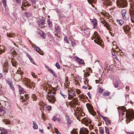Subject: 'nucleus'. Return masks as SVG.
<instances>
[{
  "label": "nucleus",
  "instance_id": "obj_1",
  "mask_svg": "<svg viewBox=\"0 0 134 134\" xmlns=\"http://www.w3.org/2000/svg\"><path fill=\"white\" fill-rule=\"evenodd\" d=\"M119 115H124L125 114V112L126 113V117L127 118L126 121L127 124H128V122H130V121L134 118V110L131 109L129 111H126V109L124 107H119L118 108Z\"/></svg>",
  "mask_w": 134,
  "mask_h": 134
},
{
  "label": "nucleus",
  "instance_id": "obj_2",
  "mask_svg": "<svg viewBox=\"0 0 134 134\" xmlns=\"http://www.w3.org/2000/svg\"><path fill=\"white\" fill-rule=\"evenodd\" d=\"M44 87L47 89V91H48L47 98L49 102L53 103H54L55 101L54 97L55 91L50 89L47 84L45 86H44Z\"/></svg>",
  "mask_w": 134,
  "mask_h": 134
},
{
  "label": "nucleus",
  "instance_id": "obj_3",
  "mask_svg": "<svg viewBox=\"0 0 134 134\" xmlns=\"http://www.w3.org/2000/svg\"><path fill=\"white\" fill-rule=\"evenodd\" d=\"M79 118L80 120H81L82 122L86 126H88V124H90L91 123V120L88 118H86L85 117L84 118H82L84 116L85 114L83 112H80L78 113Z\"/></svg>",
  "mask_w": 134,
  "mask_h": 134
},
{
  "label": "nucleus",
  "instance_id": "obj_4",
  "mask_svg": "<svg viewBox=\"0 0 134 134\" xmlns=\"http://www.w3.org/2000/svg\"><path fill=\"white\" fill-rule=\"evenodd\" d=\"M94 36H93V38L92 39V40H94V42L99 45L101 46L103 45V42L100 39L97 32H94Z\"/></svg>",
  "mask_w": 134,
  "mask_h": 134
},
{
  "label": "nucleus",
  "instance_id": "obj_5",
  "mask_svg": "<svg viewBox=\"0 0 134 134\" xmlns=\"http://www.w3.org/2000/svg\"><path fill=\"white\" fill-rule=\"evenodd\" d=\"M116 4L120 8H124L127 6V4L125 0H117Z\"/></svg>",
  "mask_w": 134,
  "mask_h": 134
},
{
  "label": "nucleus",
  "instance_id": "obj_6",
  "mask_svg": "<svg viewBox=\"0 0 134 134\" xmlns=\"http://www.w3.org/2000/svg\"><path fill=\"white\" fill-rule=\"evenodd\" d=\"M23 82L25 85H26L27 86L31 88H32L33 87H35V83L33 82H30L29 79L26 78H25L23 80Z\"/></svg>",
  "mask_w": 134,
  "mask_h": 134
},
{
  "label": "nucleus",
  "instance_id": "obj_7",
  "mask_svg": "<svg viewBox=\"0 0 134 134\" xmlns=\"http://www.w3.org/2000/svg\"><path fill=\"white\" fill-rule=\"evenodd\" d=\"M86 106L89 112L92 115L95 116L96 115V113L94 111L92 106L90 104H87Z\"/></svg>",
  "mask_w": 134,
  "mask_h": 134
},
{
  "label": "nucleus",
  "instance_id": "obj_8",
  "mask_svg": "<svg viewBox=\"0 0 134 134\" xmlns=\"http://www.w3.org/2000/svg\"><path fill=\"white\" fill-rule=\"evenodd\" d=\"M8 61L6 60L4 62L3 67V72L4 73H7L8 72Z\"/></svg>",
  "mask_w": 134,
  "mask_h": 134
},
{
  "label": "nucleus",
  "instance_id": "obj_9",
  "mask_svg": "<svg viewBox=\"0 0 134 134\" xmlns=\"http://www.w3.org/2000/svg\"><path fill=\"white\" fill-rule=\"evenodd\" d=\"M88 130L86 129L82 128L80 129V134H88ZM90 134H95L93 132H91Z\"/></svg>",
  "mask_w": 134,
  "mask_h": 134
},
{
  "label": "nucleus",
  "instance_id": "obj_10",
  "mask_svg": "<svg viewBox=\"0 0 134 134\" xmlns=\"http://www.w3.org/2000/svg\"><path fill=\"white\" fill-rule=\"evenodd\" d=\"M75 93V92L73 91H69L68 97V99L69 100H71L74 97Z\"/></svg>",
  "mask_w": 134,
  "mask_h": 134
},
{
  "label": "nucleus",
  "instance_id": "obj_11",
  "mask_svg": "<svg viewBox=\"0 0 134 134\" xmlns=\"http://www.w3.org/2000/svg\"><path fill=\"white\" fill-rule=\"evenodd\" d=\"M78 99L76 98H75L70 102L71 106L72 107H74L75 105L77 103Z\"/></svg>",
  "mask_w": 134,
  "mask_h": 134
},
{
  "label": "nucleus",
  "instance_id": "obj_12",
  "mask_svg": "<svg viewBox=\"0 0 134 134\" xmlns=\"http://www.w3.org/2000/svg\"><path fill=\"white\" fill-rule=\"evenodd\" d=\"M101 23L103 24L104 26L109 31L111 30L110 26L105 20L102 21V22H101Z\"/></svg>",
  "mask_w": 134,
  "mask_h": 134
},
{
  "label": "nucleus",
  "instance_id": "obj_13",
  "mask_svg": "<svg viewBox=\"0 0 134 134\" xmlns=\"http://www.w3.org/2000/svg\"><path fill=\"white\" fill-rule=\"evenodd\" d=\"M126 12V10L125 9H123L121 11V13L122 17V18L124 20H127V18L125 16Z\"/></svg>",
  "mask_w": 134,
  "mask_h": 134
},
{
  "label": "nucleus",
  "instance_id": "obj_14",
  "mask_svg": "<svg viewBox=\"0 0 134 134\" xmlns=\"http://www.w3.org/2000/svg\"><path fill=\"white\" fill-rule=\"evenodd\" d=\"M6 83L9 85L12 90H13L14 89V87L13 86L12 82L9 79L7 80Z\"/></svg>",
  "mask_w": 134,
  "mask_h": 134
},
{
  "label": "nucleus",
  "instance_id": "obj_15",
  "mask_svg": "<svg viewBox=\"0 0 134 134\" xmlns=\"http://www.w3.org/2000/svg\"><path fill=\"white\" fill-rule=\"evenodd\" d=\"M29 6L30 5L28 2L26 0H24L23 1V6H21V8L22 10H24L25 9H24L23 8V6L24 7H26V6Z\"/></svg>",
  "mask_w": 134,
  "mask_h": 134
},
{
  "label": "nucleus",
  "instance_id": "obj_16",
  "mask_svg": "<svg viewBox=\"0 0 134 134\" xmlns=\"http://www.w3.org/2000/svg\"><path fill=\"white\" fill-rule=\"evenodd\" d=\"M34 49L36 51V52L40 54L41 55L43 54V53L42 51H41L40 48L36 46H35L34 47Z\"/></svg>",
  "mask_w": 134,
  "mask_h": 134
},
{
  "label": "nucleus",
  "instance_id": "obj_17",
  "mask_svg": "<svg viewBox=\"0 0 134 134\" xmlns=\"http://www.w3.org/2000/svg\"><path fill=\"white\" fill-rule=\"evenodd\" d=\"M75 58L79 64H82L84 63V62L83 60L79 58V57H75Z\"/></svg>",
  "mask_w": 134,
  "mask_h": 134
},
{
  "label": "nucleus",
  "instance_id": "obj_18",
  "mask_svg": "<svg viewBox=\"0 0 134 134\" xmlns=\"http://www.w3.org/2000/svg\"><path fill=\"white\" fill-rule=\"evenodd\" d=\"M90 21L93 24L94 26L93 28H96V26L97 25V20L96 19H90Z\"/></svg>",
  "mask_w": 134,
  "mask_h": 134
},
{
  "label": "nucleus",
  "instance_id": "obj_19",
  "mask_svg": "<svg viewBox=\"0 0 134 134\" xmlns=\"http://www.w3.org/2000/svg\"><path fill=\"white\" fill-rule=\"evenodd\" d=\"M7 35L8 37H14L16 36L15 33L11 32L8 33Z\"/></svg>",
  "mask_w": 134,
  "mask_h": 134
},
{
  "label": "nucleus",
  "instance_id": "obj_20",
  "mask_svg": "<svg viewBox=\"0 0 134 134\" xmlns=\"http://www.w3.org/2000/svg\"><path fill=\"white\" fill-rule=\"evenodd\" d=\"M19 93L20 94H23L24 93L25 91L24 89L22 88L20 85H19Z\"/></svg>",
  "mask_w": 134,
  "mask_h": 134
},
{
  "label": "nucleus",
  "instance_id": "obj_21",
  "mask_svg": "<svg viewBox=\"0 0 134 134\" xmlns=\"http://www.w3.org/2000/svg\"><path fill=\"white\" fill-rule=\"evenodd\" d=\"M104 5H107L108 6H110L111 5V3L110 2L109 0H107L105 1L104 2Z\"/></svg>",
  "mask_w": 134,
  "mask_h": 134
},
{
  "label": "nucleus",
  "instance_id": "obj_22",
  "mask_svg": "<svg viewBox=\"0 0 134 134\" xmlns=\"http://www.w3.org/2000/svg\"><path fill=\"white\" fill-rule=\"evenodd\" d=\"M40 35L43 38H46V35L45 34L43 31H40L39 32Z\"/></svg>",
  "mask_w": 134,
  "mask_h": 134
},
{
  "label": "nucleus",
  "instance_id": "obj_23",
  "mask_svg": "<svg viewBox=\"0 0 134 134\" xmlns=\"http://www.w3.org/2000/svg\"><path fill=\"white\" fill-rule=\"evenodd\" d=\"M5 52L4 47L3 46H0V54Z\"/></svg>",
  "mask_w": 134,
  "mask_h": 134
},
{
  "label": "nucleus",
  "instance_id": "obj_24",
  "mask_svg": "<svg viewBox=\"0 0 134 134\" xmlns=\"http://www.w3.org/2000/svg\"><path fill=\"white\" fill-rule=\"evenodd\" d=\"M33 124L34 125L33 128L34 129H37L38 128V126L35 121H33Z\"/></svg>",
  "mask_w": 134,
  "mask_h": 134
},
{
  "label": "nucleus",
  "instance_id": "obj_25",
  "mask_svg": "<svg viewBox=\"0 0 134 134\" xmlns=\"http://www.w3.org/2000/svg\"><path fill=\"white\" fill-rule=\"evenodd\" d=\"M56 116H57L55 115H54L53 118H52V120H53L54 121H55L57 120V121L59 122L60 121V119H59L58 118H57Z\"/></svg>",
  "mask_w": 134,
  "mask_h": 134
},
{
  "label": "nucleus",
  "instance_id": "obj_26",
  "mask_svg": "<svg viewBox=\"0 0 134 134\" xmlns=\"http://www.w3.org/2000/svg\"><path fill=\"white\" fill-rule=\"evenodd\" d=\"M56 31L58 33H59L60 32V28L59 26H58L55 27Z\"/></svg>",
  "mask_w": 134,
  "mask_h": 134
},
{
  "label": "nucleus",
  "instance_id": "obj_27",
  "mask_svg": "<svg viewBox=\"0 0 134 134\" xmlns=\"http://www.w3.org/2000/svg\"><path fill=\"white\" fill-rule=\"evenodd\" d=\"M1 130L2 131L1 134H7L8 133L7 130L6 129H3L2 130Z\"/></svg>",
  "mask_w": 134,
  "mask_h": 134
},
{
  "label": "nucleus",
  "instance_id": "obj_28",
  "mask_svg": "<svg viewBox=\"0 0 134 134\" xmlns=\"http://www.w3.org/2000/svg\"><path fill=\"white\" fill-rule=\"evenodd\" d=\"M117 21L120 26H122L124 23V21L122 20H117Z\"/></svg>",
  "mask_w": 134,
  "mask_h": 134
},
{
  "label": "nucleus",
  "instance_id": "obj_29",
  "mask_svg": "<svg viewBox=\"0 0 134 134\" xmlns=\"http://www.w3.org/2000/svg\"><path fill=\"white\" fill-rule=\"evenodd\" d=\"M66 118L67 121L68 123L69 124H70L72 123V121L69 118L68 116H66Z\"/></svg>",
  "mask_w": 134,
  "mask_h": 134
},
{
  "label": "nucleus",
  "instance_id": "obj_30",
  "mask_svg": "<svg viewBox=\"0 0 134 134\" xmlns=\"http://www.w3.org/2000/svg\"><path fill=\"white\" fill-rule=\"evenodd\" d=\"M48 71H49L55 77H57V75L56 74L55 72H54L52 70L50 69L49 68H48Z\"/></svg>",
  "mask_w": 134,
  "mask_h": 134
},
{
  "label": "nucleus",
  "instance_id": "obj_31",
  "mask_svg": "<svg viewBox=\"0 0 134 134\" xmlns=\"http://www.w3.org/2000/svg\"><path fill=\"white\" fill-rule=\"evenodd\" d=\"M76 130L74 129L71 132V134H78L77 132L76 131Z\"/></svg>",
  "mask_w": 134,
  "mask_h": 134
},
{
  "label": "nucleus",
  "instance_id": "obj_32",
  "mask_svg": "<svg viewBox=\"0 0 134 134\" xmlns=\"http://www.w3.org/2000/svg\"><path fill=\"white\" fill-rule=\"evenodd\" d=\"M100 116L105 121L106 123H107V122L108 121V120L105 117H104L102 115H100Z\"/></svg>",
  "mask_w": 134,
  "mask_h": 134
},
{
  "label": "nucleus",
  "instance_id": "obj_33",
  "mask_svg": "<svg viewBox=\"0 0 134 134\" xmlns=\"http://www.w3.org/2000/svg\"><path fill=\"white\" fill-rule=\"evenodd\" d=\"M47 23L49 26L50 27H51L52 26V22L50 21L49 19H48L47 20Z\"/></svg>",
  "mask_w": 134,
  "mask_h": 134
},
{
  "label": "nucleus",
  "instance_id": "obj_34",
  "mask_svg": "<svg viewBox=\"0 0 134 134\" xmlns=\"http://www.w3.org/2000/svg\"><path fill=\"white\" fill-rule=\"evenodd\" d=\"M2 1L3 3L4 7L6 8V0H2Z\"/></svg>",
  "mask_w": 134,
  "mask_h": 134
},
{
  "label": "nucleus",
  "instance_id": "obj_35",
  "mask_svg": "<svg viewBox=\"0 0 134 134\" xmlns=\"http://www.w3.org/2000/svg\"><path fill=\"white\" fill-rule=\"evenodd\" d=\"M79 97L82 99H85L86 97V96L83 94L79 96Z\"/></svg>",
  "mask_w": 134,
  "mask_h": 134
},
{
  "label": "nucleus",
  "instance_id": "obj_36",
  "mask_svg": "<svg viewBox=\"0 0 134 134\" xmlns=\"http://www.w3.org/2000/svg\"><path fill=\"white\" fill-rule=\"evenodd\" d=\"M105 128L106 133L107 134H109V130L108 128L106 126L105 127Z\"/></svg>",
  "mask_w": 134,
  "mask_h": 134
},
{
  "label": "nucleus",
  "instance_id": "obj_37",
  "mask_svg": "<svg viewBox=\"0 0 134 134\" xmlns=\"http://www.w3.org/2000/svg\"><path fill=\"white\" fill-rule=\"evenodd\" d=\"M60 93L61 95L64 98H67V96L63 93L62 92H60Z\"/></svg>",
  "mask_w": 134,
  "mask_h": 134
},
{
  "label": "nucleus",
  "instance_id": "obj_38",
  "mask_svg": "<svg viewBox=\"0 0 134 134\" xmlns=\"http://www.w3.org/2000/svg\"><path fill=\"white\" fill-rule=\"evenodd\" d=\"M44 24V21L43 20H41L40 21L39 23H38L39 25H43Z\"/></svg>",
  "mask_w": 134,
  "mask_h": 134
},
{
  "label": "nucleus",
  "instance_id": "obj_39",
  "mask_svg": "<svg viewBox=\"0 0 134 134\" xmlns=\"http://www.w3.org/2000/svg\"><path fill=\"white\" fill-rule=\"evenodd\" d=\"M96 0H87V1L90 4H91L92 3L95 2H96Z\"/></svg>",
  "mask_w": 134,
  "mask_h": 134
},
{
  "label": "nucleus",
  "instance_id": "obj_40",
  "mask_svg": "<svg viewBox=\"0 0 134 134\" xmlns=\"http://www.w3.org/2000/svg\"><path fill=\"white\" fill-rule=\"evenodd\" d=\"M3 122L5 123L6 124H10V121L8 120H4Z\"/></svg>",
  "mask_w": 134,
  "mask_h": 134
},
{
  "label": "nucleus",
  "instance_id": "obj_41",
  "mask_svg": "<svg viewBox=\"0 0 134 134\" xmlns=\"http://www.w3.org/2000/svg\"><path fill=\"white\" fill-rule=\"evenodd\" d=\"M32 98L33 100L35 101L36 100L37 98L36 95L35 94H33L32 95Z\"/></svg>",
  "mask_w": 134,
  "mask_h": 134
},
{
  "label": "nucleus",
  "instance_id": "obj_42",
  "mask_svg": "<svg viewBox=\"0 0 134 134\" xmlns=\"http://www.w3.org/2000/svg\"><path fill=\"white\" fill-rule=\"evenodd\" d=\"M55 66L57 69H59L60 68V66L58 62H57L55 64Z\"/></svg>",
  "mask_w": 134,
  "mask_h": 134
},
{
  "label": "nucleus",
  "instance_id": "obj_43",
  "mask_svg": "<svg viewBox=\"0 0 134 134\" xmlns=\"http://www.w3.org/2000/svg\"><path fill=\"white\" fill-rule=\"evenodd\" d=\"M64 41H65L67 43L69 44V42L68 40L67 37L66 36L64 37Z\"/></svg>",
  "mask_w": 134,
  "mask_h": 134
},
{
  "label": "nucleus",
  "instance_id": "obj_44",
  "mask_svg": "<svg viewBox=\"0 0 134 134\" xmlns=\"http://www.w3.org/2000/svg\"><path fill=\"white\" fill-rule=\"evenodd\" d=\"M120 51V50L118 47L113 52H116V53H117L118 52H119Z\"/></svg>",
  "mask_w": 134,
  "mask_h": 134
},
{
  "label": "nucleus",
  "instance_id": "obj_45",
  "mask_svg": "<svg viewBox=\"0 0 134 134\" xmlns=\"http://www.w3.org/2000/svg\"><path fill=\"white\" fill-rule=\"evenodd\" d=\"M118 47L116 46V45H113V48H112V50L113 51V52L116 48H118Z\"/></svg>",
  "mask_w": 134,
  "mask_h": 134
},
{
  "label": "nucleus",
  "instance_id": "obj_46",
  "mask_svg": "<svg viewBox=\"0 0 134 134\" xmlns=\"http://www.w3.org/2000/svg\"><path fill=\"white\" fill-rule=\"evenodd\" d=\"M2 86L0 85V95L3 93V91L2 90Z\"/></svg>",
  "mask_w": 134,
  "mask_h": 134
},
{
  "label": "nucleus",
  "instance_id": "obj_47",
  "mask_svg": "<svg viewBox=\"0 0 134 134\" xmlns=\"http://www.w3.org/2000/svg\"><path fill=\"white\" fill-rule=\"evenodd\" d=\"M98 90L99 92L100 93H102L103 91V89L101 88L100 87H99Z\"/></svg>",
  "mask_w": 134,
  "mask_h": 134
},
{
  "label": "nucleus",
  "instance_id": "obj_48",
  "mask_svg": "<svg viewBox=\"0 0 134 134\" xmlns=\"http://www.w3.org/2000/svg\"><path fill=\"white\" fill-rule=\"evenodd\" d=\"M109 93L108 92H104L103 93V95L104 96H108L109 95Z\"/></svg>",
  "mask_w": 134,
  "mask_h": 134
},
{
  "label": "nucleus",
  "instance_id": "obj_49",
  "mask_svg": "<svg viewBox=\"0 0 134 134\" xmlns=\"http://www.w3.org/2000/svg\"><path fill=\"white\" fill-rule=\"evenodd\" d=\"M48 111H50L51 110V107L50 106H48L47 107H46Z\"/></svg>",
  "mask_w": 134,
  "mask_h": 134
},
{
  "label": "nucleus",
  "instance_id": "obj_50",
  "mask_svg": "<svg viewBox=\"0 0 134 134\" xmlns=\"http://www.w3.org/2000/svg\"><path fill=\"white\" fill-rule=\"evenodd\" d=\"M31 75H32V76L34 77V78H36V77L37 76H36L35 75V74L33 72H31Z\"/></svg>",
  "mask_w": 134,
  "mask_h": 134
},
{
  "label": "nucleus",
  "instance_id": "obj_51",
  "mask_svg": "<svg viewBox=\"0 0 134 134\" xmlns=\"http://www.w3.org/2000/svg\"><path fill=\"white\" fill-rule=\"evenodd\" d=\"M55 131L56 133L57 134H61L60 132L58 131L57 129H55Z\"/></svg>",
  "mask_w": 134,
  "mask_h": 134
},
{
  "label": "nucleus",
  "instance_id": "obj_52",
  "mask_svg": "<svg viewBox=\"0 0 134 134\" xmlns=\"http://www.w3.org/2000/svg\"><path fill=\"white\" fill-rule=\"evenodd\" d=\"M39 105L41 106L42 108L43 109V110L44 109V105L43 104H42L41 103H40Z\"/></svg>",
  "mask_w": 134,
  "mask_h": 134
},
{
  "label": "nucleus",
  "instance_id": "obj_53",
  "mask_svg": "<svg viewBox=\"0 0 134 134\" xmlns=\"http://www.w3.org/2000/svg\"><path fill=\"white\" fill-rule=\"evenodd\" d=\"M90 75V74H88V73H86L84 75V76L85 77H87L88 76Z\"/></svg>",
  "mask_w": 134,
  "mask_h": 134
},
{
  "label": "nucleus",
  "instance_id": "obj_54",
  "mask_svg": "<svg viewBox=\"0 0 134 134\" xmlns=\"http://www.w3.org/2000/svg\"><path fill=\"white\" fill-rule=\"evenodd\" d=\"M100 134H103L104 133V131L103 129H101L100 130Z\"/></svg>",
  "mask_w": 134,
  "mask_h": 134
},
{
  "label": "nucleus",
  "instance_id": "obj_55",
  "mask_svg": "<svg viewBox=\"0 0 134 134\" xmlns=\"http://www.w3.org/2000/svg\"><path fill=\"white\" fill-rule=\"evenodd\" d=\"M4 110V108L3 106L0 107V112H2Z\"/></svg>",
  "mask_w": 134,
  "mask_h": 134
},
{
  "label": "nucleus",
  "instance_id": "obj_56",
  "mask_svg": "<svg viewBox=\"0 0 134 134\" xmlns=\"http://www.w3.org/2000/svg\"><path fill=\"white\" fill-rule=\"evenodd\" d=\"M85 32L86 33V32H87V34H89V33H90V29H87V30H85Z\"/></svg>",
  "mask_w": 134,
  "mask_h": 134
},
{
  "label": "nucleus",
  "instance_id": "obj_57",
  "mask_svg": "<svg viewBox=\"0 0 134 134\" xmlns=\"http://www.w3.org/2000/svg\"><path fill=\"white\" fill-rule=\"evenodd\" d=\"M12 65L14 66H16V63L15 62H14V61H12Z\"/></svg>",
  "mask_w": 134,
  "mask_h": 134
},
{
  "label": "nucleus",
  "instance_id": "obj_58",
  "mask_svg": "<svg viewBox=\"0 0 134 134\" xmlns=\"http://www.w3.org/2000/svg\"><path fill=\"white\" fill-rule=\"evenodd\" d=\"M16 3L18 4H20L21 3V0H15Z\"/></svg>",
  "mask_w": 134,
  "mask_h": 134
},
{
  "label": "nucleus",
  "instance_id": "obj_59",
  "mask_svg": "<svg viewBox=\"0 0 134 134\" xmlns=\"http://www.w3.org/2000/svg\"><path fill=\"white\" fill-rule=\"evenodd\" d=\"M127 134H134V132H126Z\"/></svg>",
  "mask_w": 134,
  "mask_h": 134
},
{
  "label": "nucleus",
  "instance_id": "obj_60",
  "mask_svg": "<svg viewBox=\"0 0 134 134\" xmlns=\"http://www.w3.org/2000/svg\"><path fill=\"white\" fill-rule=\"evenodd\" d=\"M71 43L72 44V46H73L75 45V42L72 41H71Z\"/></svg>",
  "mask_w": 134,
  "mask_h": 134
},
{
  "label": "nucleus",
  "instance_id": "obj_61",
  "mask_svg": "<svg viewBox=\"0 0 134 134\" xmlns=\"http://www.w3.org/2000/svg\"><path fill=\"white\" fill-rule=\"evenodd\" d=\"M87 94H88V97H89L91 99V93L90 92H88L87 93Z\"/></svg>",
  "mask_w": 134,
  "mask_h": 134
},
{
  "label": "nucleus",
  "instance_id": "obj_62",
  "mask_svg": "<svg viewBox=\"0 0 134 134\" xmlns=\"http://www.w3.org/2000/svg\"><path fill=\"white\" fill-rule=\"evenodd\" d=\"M76 92L77 94H79L80 93V91L79 90H77L76 91Z\"/></svg>",
  "mask_w": 134,
  "mask_h": 134
},
{
  "label": "nucleus",
  "instance_id": "obj_63",
  "mask_svg": "<svg viewBox=\"0 0 134 134\" xmlns=\"http://www.w3.org/2000/svg\"><path fill=\"white\" fill-rule=\"evenodd\" d=\"M114 86L116 88H118L119 86V85H118V83L114 84Z\"/></svg>",
  "mask_w": 134,
  "mask_h": 134
},
{
  "label": "nucleus",
  "instance_id": "obj_64",
  "mask_svg": "<svg viewBox=\"0 0 134 134\" xmlns=\"http://www.w3.org/2000/svg\"><path fill=\"white\" fill-rule=\"evenodd\" d=\"M129 29V27L128 26H127L124 27V30L125 31L126 30H128V29Z\"/></svg>",
  "mask_w": 134,
  "mask_h": 134
}]
</instances>
